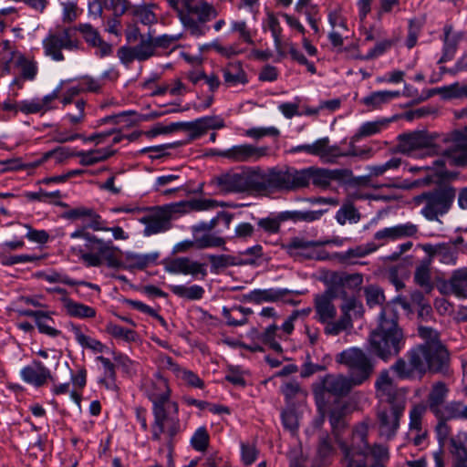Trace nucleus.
I'll use <instances>...</instances> for the list:
<instances>
[{
  "label": "nucleus",
  "instance_id": "obj_1",
  "mask_svg": "<svg viewBox=\"0 0 467 467\" xmlns=\"http://www.w3.org/2000/svg\"><path fill=\"white\" fill-rule=\"evenodd\" d=\"M399 140V150L404 154H410L416 150H425L427 154L437 156L432 162V169L440 176L445 175L446 165H467L466 136L432 142L423 132H412L400 135Z\"/></svg>",
  "mask_w": 467,
  "mask_h": 467
},
{
  "label": "nucleus",
  "instance_id": "obj_2",
  "mask_svg": "<svg viewBox=\"0 0 467 467\" xmlns=\"http://www.w3.org/2000/svg\"><path fill=\"white\" fill-rule=\"evenodd\" d=\"M76 31L79 32L85 42L92 47L101 39L99 31L88 23H80L72 27H59L57 31H50L43 39L44 54L52 60L60 62L65 59L62 50H80L82 44L75 37Z\"/></svg>",
  "mask_w": 467,
  "mask_h": 467
},
{
  "label": "nucleus",
  "instance_id": "obj_3",
  "mask_svg": "<svg viewBox=\"0 0 467 467\" xmlns=\"http://www.w3.org/2000/svg\"><path fill=\"white\" fill-rule=\"evenodd\" d=\"M397 320L393 306H385L379 316V327L369 336L370 350L383 360L397 356L403 348V335Z\"/></svg>",
  "mask_w": 467,
  "mask_h": 467
},
{
  "label": "nucleus",
  "instance_id": "obj_4",
  "mask_svg": "<svg viewBox=\"0 0 467 467\" xmlns=\"http://www.w3.org/2000/svg\"><path fill=\"white\" fill-rule=\"evenodd\" d=\"M368 435V424L359 423L353 431L352 448L346 444L342 445V451L345 454L346 467H365L364 459L370 454L377 461H383L388 458V450L383 445H374L370 447L366 441ZM372 467H384L381 463H375Z\"/></svg>",
  "mask_w": 467,
  "mask_h": 467
},
{
  "label": "nucleus",
  "instance_id": "obj_5",
  "mask_svg": "<svg viewBox=\"0 0 467 467\" xmlns=\"http://www.w3.org/2000/svg\"><path fill=\"white\" fill-rule=\"evenodd\" d=\"M330 282L331 285L323 294L315 296V317L321 324L336 317L337 308L332 301L336 297L345 296L346 294L341 286L349 282L359 285L362 282V276L360 275L333 273L330 276Z\"/></svg>",
  "mask_w": 467,
  "mask_h": 467
},
{
  "label": "nucleus",
  "instance_id": "obj_6",
  "mask_svg": "<svg viewBox=\"0 0 467 467\" xmlns=\"http://www.w3.org/2000/svg\"><path fill=\"white\" fill-rule=\"evenodd\" d=\"M456 197V190L443 186L419 194L412 199L415 206L421 207L420 214L429 221H438L451 208Z\"/></svg>",
  "mask_w": 467,
  "mask_h": 467
},
{
  "label": "nucleus",
  "instance_id": "obj_7",
  "mask_svg": "<svg viewBox=\"0 0 467 467\" xmlns=\"http://www.w3.org/2000/svg\"><path fill=\"white\" fill-rule=\"evenodd\" d=\"M335 360L348 368L349 377L358 386L368 380L374 371L373 361L358 348L343 350L336 356Z\"/></svg>",
  "mask_w": 467,
  "mask_h": 467
},
{
  "label": "nucleus",
  "instance_id": "obj_8",
  "mask_svg": "<svg viewBox=\"0 0 467 467\" xmlns=\"http://www.w3.org/2000/svg\"><path fill=\"white\" fill-rule=\"evenodd\" d=\"M407 358H410L420 379L428 370L441 371L448 364L449 353L439 347H434V351H431L426 347L418 346L408 352Z\"/></svg>",
  "mask_w": 467,
  "mask_h": 467
},
{
  "label": "nucleus",
  "instance_id": "obj_9",
  "mask_svg": "<svg viewBox=\"0 0 467 467\" xmlns=\"http://www.w3.org/2000/svg\"><path fill=\"white\" fill-rule=\"evenodd\" d=\"M153 413L155 419L151 430L152 438L156 441L163 438L169 444L179 431L178 405L168 403L164 408H155Z\"/></svg>",
  "mask_w": 467,
  "mask_h": 467
},
{
  "label": "nucleus",
  "instance_id": "obj_10",
  "mask_svg": "<svg viewBox=\"0 0 467 467\" xmlns=\"http://www.w3.org/2000/svg\"><path fill=\"white\" fill-rule=\"evenodd\" d=\"M375 389L377 397L390 406L406 405V391L395 386L388 370L379 372L375 381Z\"/></svg>",
  "mask_w": 467,
  "mask_h": 467
},
{
  "label": "nucleus",
  "instance_id": "obj_11",
  "mask_svg": "<svg viewBox=\"0 0 467 467\" xmlns=\"http://www.w3.org/2000/svg\"><path fill=\"white\" fill-rule=\"evenodd\" d=\"M269 148L256 147L252 144L234 145L224 150H212L211 154L226 158L234 162H254L267 156Z\"/></svg>",
  "mask_w": 467,
  "mask_h": 467
},
{
  "label": "nucleus",
  "instance_id": "obj_12",
  "mask_svg": "<svg viewBox=\"0 0 467 467\" xmlns=\"http://www.w3.org/2000/svg\"><path fill=\"white\" fill-rule=\"evenodd\" d=\"M290 151H305L319 157L320 160L326 163H335L341 154V150L338 146L329 145V139L327 137L319 139L312 144H304L294 147Z\"/></svg>",
  "mask_w": 467,
  "mask_h": 467
},
{
  "label": "nucleus",
  "instance_id": "obj_13",
  "mask_svg": "<svg viewBox=\"0 0 467 467\" xmlns=\"http://www.w3.org/2000/svg\"><path fill=\"white\" fill-rule=\"evenodd\" d=\"M406 405L391 406L389 410H380L378 413L379 433L391 439L400 426V419L403 415Z\"/></svg>",
  "mask_w": 467,
  "mask_h": 467
},
{
  "label": "nucleus",
  "instance_id": "obj_14",
  "mask_svg": "<svg viewBox=\"0 0 467 467\" xmlns=\"http://www.w3.org/2000/svg\"><path fill=\"white\" fill-rule=\"evenodd\" d=\"M144 389L148 398L153 403V410L157 407L164 408L168 403H174L170 400V389L166 379L160 375L147 381Z\"/></svg>",
  "mask_w": 467,
  "mask_h": 467
},
{
  "label": "nucleus",
  "instance_id": "obj_15",
  "mask_svg": "<svg viewBox=\"0 0 467 467\" xmlns=\"http://www.w3.org/2000/svg\"><path fill=\"white\" fill-rule=\"evenodd\" d=\"M322 385L326 391L337 397L348 395L353 387L358 386L354 384L350 377L343 374L327 375L322 380Z\"/></svg>",
  "mask_w": 467,
  "mask_h": 467
},
{
  "label": "nucleus",
  "instance_id": "obj_16",
  "mask_svg": "<svg viewBox=\"0 0 467 467\" xmlns=\"http://www.w3.org/2000/svg\"><path fill=\"white\" fill-rule=\"evenodd\" d=\"M166 270L171 274L191 275L193 276L200 274L204 277L207 275L205 265L192 261L188 257H179L171 260L166 265Z\"/></svg>",
  "mask_w": 467,
  "mask_h": 467
},
{
  "label": "nucleus",
  "instance_id": "obj_17",
  "mask_svg": "<svg viewBox=\"0 0 467 467\" xmlns=\"http://www.w3.org/2000/svg\"><path fill=\"white\" fill-rule=\"evenodd\" d=\"M169 5L173 8L178 16L183 25L184 28L193 36H202L206 34L209 30V27L205 25H202L200 21L194 18L191 13H188L183 10V8H180L179 0H166Z\"/></svg>",
  "mask_w": 467,
  "mask_h": 467
},
{
  "label": "nucleus",
  "instance_id": "obj_18",
  "mask_svg": "<svg viewBox=\"0 0 467 467\" xmlns=\"http://www.w3.org/2000/svg\"><path fill=\"white\" fill-rule=\"evenodd\" d=\"M141 223H144L145 235L156 234L170 229V216L167 212L157 210L142 217Z\"/></svg>",
  "mask_w": 467,
  "mask_h": 467
},
{
  "label": "nucleus",
  "instance_id": "obj_19",
  "mask_svg": "<svg viewBox=\"0 0 467 467\" xmlns=\"http://www.w3.org/2000/svg\"><path fill=\"white\" fill-rule=\"evenodd\" d=\"M213 182L225 192H245L244 171L241 172L229 171L223 173L215 177Z\"/></svg>",
  "mask_w": 467,
  "mask_h": 467
},
{
  "label": "nucleus",
  "instance_id": "obj_20",
  "mask_svg": "<svg viewBox=\"0 0 467 467\" xmlns=\"http://www.w3.org/2000/svg\"><path fill=\"white\" fill-rule=\"evenodd\" d=\"M418 233V227L412 223L398 224L392 227H387L378 231L374 238L376 240H396L404 237H412Z\"/></svg>",
  "mask_w": 467,
  "mask_h": 467
},
{
  "label": "nucleus",
  "instance_id": "obj_21",
  "mask_svg": "<svg viewBox=\"0 0 467 467\" xmlns=\"http://www.w3.org/2000/svg\"><path fill=\"white\" fill-rule=\"evenodd\" d=\"M21 376L27 383L40 387L51 378V373L41 362L34 361L21 370Z\"/></svg>",
  "mask_w": 467,
  "mask_h": 467
},
{
  "label": "nucleus",
  "instance_id": "obj_22",
  "mask_svg": "<svg viewBox=\"0 0 467 467\" xmlns=\"http://www.w3.org/2000/svg\"><path fill=\"white\" fill-rule=\"evenodd\" d=\"M426 407L422 404H417L410 410V424L409 429L410 432L415 433L414 443L419 445L421 440L426 435V431L422 426V418L425 414Z\"/></svg>",
  "mask_w": 467,
  "mask_h": 467
},
{
  "label": "nucleus",
  "instance_id": "obj_23",
  "mask_svg": "<svg viewBox=\"0 0 467 467\" xmlns=\"http://www.w3.org/2000/svg\"><path fill=\"white\" fill-rule=\"evenodd\" d=\"M244 187L245 192H265L266 191V172L261 170H245Z\"/></svg>",
  "mask_w": 467,
  "mask_h": 467
},
{
  "label": "nucleus",
  "instance_id": "obj_24",
  "mask_svg": "<svg viewBox=\"0 0 467 467\" xmlns=\"http://www.w3.org/2000/svg\"><path fill=\"white\" fill-rule=\"evenodd\" d=\"M288 170L272 169L266 172V191H288Z\"/></svg>",
  "mask_w": 467,
  "mask_h": 467
},
{
  "label": "nucleus",
  "instance_id": "obj_25",
  "mask_svg": "<svg viewBox=\"0 0 467 467\" xmlns=\"http://www.w3.org/2000/svg\"><path fill=\"white\" fill-rule=\"evenodd\" d=\"M444 288L458 297H467V269L455 271Z\"/></svg>",
  "mask_w": 467,
  "mask_h": 467
},
{
  "label": "nucleus",
  "instance_id": "obj_26",
  "mask_svg": "<svg viewBox=\"0 0 467 467\" xmlns=\"http://www.w3.org/2000/svg\"><path fill=\"white\" fill-rule=\"evenodd\" d=\"M124 268L143 269L149 265L154 263L158 258V254H137L133 252H126L124 254Z\"/></svg>",
  "mask_w": 467,
  "mask_h": 467
},
{
  "label": "nucleus",
  "instance_id": "obj_27",
  "mask_svg": "<svg viewBox=\"0 0 467 467\" xmlns=\"http://www.w3.org/2000/svg\"><path fill=\"white\" fill-rule=\"evenodd\" d=\"M448 394V389L442 382H436L429 394L428 402L431 410L435 415H440L441 409Z\"/></svg>",
  "mask_w": 467,
  "mask_h": 467
},
{
  "label": "nucleus",
  "instance_id": "obj_28",
  "mask_svg": "<svg viewBox=\"0 0 467 467\" xmlns=\"http://www.w3.org/2000/svg\"><path fill=\"white\" fill-rule=\"evenodd\" d=\"M62 303L67 315L70 317L78 318H90L94 317L96 315L94 308L82 303L75 302L68 297H63Z\"/></svg>",
  "mask_w": 467,
  "mask_h": 467
},
{
  "label": "nucleus",
  "instance_id": "obj_29",
  "mask_svg": "<svg viewBox=\"0 0 467 467\" xmlns=\"http://www.w3.org/2000/svg\"><path fill=\"white\" fill-rule=\"evenodd\" d=\"M389 120L387 119H378L375 121H368L363 123L355 135L351 138V142L355 143L358 141L362 138L369 137L375 134L379 133L383 129H385Z\"/></svg>",
  "mask_w": 467,
  "mask_h": 467
},
{
  "label": "nucleus",
  "instance_id": "obj_30",
  "mask_svg": "<svg viewBox=\"0 0 467 467\" xmlns=\"http://www.w3.org/2000/svg\"><path fill=\"white\" fill-rule=\"evenodd\" d=\"M223 78L225 84L235 86L237 84H245L247 82L245 72L240 62L229 63L223 69Z\"/></svg>",
  "mask_w": 467,
  "mask_h": 467
},
{
  "label": "nucleus",
  "instance_id": "obj_31",
  "mask_svg": "<svg viewBox=\"0 0 467 467\" xmlns=\"http://www.w3.org/2000/svg\"><path fill=\"white\" fill-rule=\"evenodd\" d=\"M285 293L281 290L270 289H255L244 296V298L255 304L264 302H275L284 296Z\"/></svg>",
  "mask_w": 467,
  "mask_h": 467
},
{
  "label": "nucleus",
  "instance_id": "obj_32",
  "mask_svg": "<svg viewBox=\"0 0 467 467\" xmlns=\"http://www.w3.org/2000/svg\"><path fill=\"white\" fill-rule=\"evenodd\" d=\"M400 96V91H389V90H382L376 91L368 96L363 98L361 102L372 109H377L383 104L389 102L390 100L399 98Z\"/></svg>",
  "mask_w": 467,
  "mask_h": 467
},
{
  "label": "nucleus",
  "instance_id": "obj_33",
  "mask_svg": "<svg viewBox=\"0 0 467 467\" xmlns=\"http://www.w3.org/2000/svg\"><path fill=\"white\" fill-rule=\"evenodd\" d=\"M344 413L345 409L341 404H336L329 412V420L333 429V433L337 442L342 449V443L346 444L345 441L339 437L340 431L344 428Z\"/></svg>",
  "mask_w": 467,
  "mask_h": 467
},
{
  "label": "nucleus",
  "instance_id": "obj_34",
  "mask_svg": "<svg viewBox=\"0 0 467 467\" xmlns=\"http://www.w3.org/2000/svg\"><path fill=\"white\" fill-rule=\"evenodd\" d=\"M132 47L138 61L148 60L155 55L153 36L150 34L148 36H140V43Z\"/></svg>",
  "mask_w": 467,
  "mask_h": 467
},
{
  "label": "nucleus",
  "instance_id": "obj_35",
  "mask_svg": "<svg viewBox=\"0 0 467 467\" xmlns=\"http://www.w3.org/2000/svg\"><path fill=\"white\" fill-rule=\"evenodd\" d=\"M252 313L250 308L242 306H234L232 308L223 307V315L229 326H243L247 322V316Z\"/></svg>",
  "mask_w": 467,
  "mask_h": 467
},
{
  "label": "nucleus",
  "instance_id": "obj_36",
  "mask_svg": "<svg viewBox=\"0 0 467 467\" xmlns=\"http://www.w3.org/2000/svg\"><path fill=\"white\" fill-rule=\"evenodd\" d=\"M288 191H295L309 185V168L296 170L288 167Z\"/></svg>",
  "mask_w": 467,
  "mask_h": 467
},
{
  "label": "nucleus",
  "instance_id": "obj_37",
  "mask_svg": "<svg viewBox=\"0 0 467 467\" xmlns=\"http://www.w3.org/2000/svg\"><path fill=\"white\" fill-rule=\"evenodd\" d=\"M324 333L327 336H337L341 332L352 327V319L350 315H342L337 320L330 319L325 322Z\"/></svg>",
  "mask_w": 467,
  "mask_h": 467
},
{
  "label": "nucleus",
  "instance_id": "obj_38",
  "mask_svg": "<svg viewBox=\"0 0 467 467\" xmlns=\"http://www.w3.org/2000/svg\"><path fill=\"white\" fill-rule=\"evenodd\" d=\"M322 214V211H293L281 213L276 217L280 223L286 220L313 222L318 220Z\"/></svg>",
  "mask_w": 467,
  "mask_h": 467
},
{
  "label": "nucleus",
  "instance_id": "obj_39",
  "mask_svg": "<svg viewBox=\"0 0 467 467\" xmlns=\"http://www.w3.org/2000/svg\"><path fill=\"white\" fill-rule=\"evenodd\" d=\"M187 12L191 13L192 16L196 15V19L202 25H205L206 22L215 18L218 16V11L215 9V7L207 2H202L198 5H194Z\"/></svg>",
  "mask_w": 467,
  "mask_h": 467
},
{
  "label": "nucleus",
  "instance_id": "obj_40",
  "mask_svg": "<svg viewBox=\"0 0 467 467\" xmlns=\"http://www.w3.org/2000/svg\"><path fill=\"white\" fill-rule=\"evenodd\" d=\"M16 67L20 70V75L24 79L33 80L37 73L36 62L19 54L15 61Z\"/></svg>",
  "mask_w": 467,
  "mask_h": 467
},
{
  "label": "nucleus",
  "instance_id": "obj_41",
  "mask_svg": "<svg viewBox=\"0 0 467 467\" xmlns=\"http://www.w3.org/2000/svg\"><path fill=\"white\" fill-rule=\"evenodd\" d=\"M171 290L177 296L188 300H199L204 294V289L198 285H192L191 286L175 285L171 286Z\"/></svg>",
  "mask_w": 467,
  "mask_h": 467
},
{
  "label": "nucleus",
  "instance_id": "obj_42",
  "mask_svg": "<svg viewBox=\"0 0 467 467\" xmlns=\"http://www.w3.org/2000/svg\"><path fill=\"white\" fill-rule=\"evenodd\" d=\"M167 364L170 368L174 371L179 379L185 381L190 386L200 388L203 387L202 380L192 371L179 368L178 365L172 362L171 358H167Z\"/></svg>",
  "mask_w": 467,
  "mask_h": 467
},
{
  "label": "nucleus",
  "instance_id": "obj_43",
  "mask_svg": "<svg viewBox=\"0 0 467 467\" xmlns=\"http://www.w3.org/2000/svg\"><path fill=\"white\" fill-rule=\"evenodd\" d=\"M337 223L344 225L347 222L357 223L360 220V213L350 202H346L336 214Z\"/></svg>",
  "mask_w": 467,
  "mask_h": 467
},
{
  "label": "nucleus",
  "instance_id": "obj_44",
  "mask_svg": "<svg viewBox=\"0 0 467 467\" xmlns=\"http://www.w3.org/2000/svg\"><path fill=\"white\" fill-rule=\"evenodd\" d=\"M430 258L423 260L416 267L414 280L422 288L430 291L432 287L431 282Z\"/></svg>",
  "mask_w": 467,
  "mask_h": 467
},
{
  "label": "nucleus",
  "instance_id": "obj_45",
  "mask_svg": "<svg viewBox=\"0 0 467 467\" xmlns=\"http://www.w3.org/2000/svg\"><path fill=\"white\" fill-rule=\"evenodd\" d=\"M420 337L425 341L422 347L428 348L431 351H434V347H439L441 349H446L439 340V334L436 330L426 326H419L418 328Z\"/></svg>",
  "mask_w": 467,
  "mask_h": 467
},
{
  "label": "nucleus",
  "instance_id": "obj_46",
  "mask_svg": "<svg viewBox=\"0 0 467 467\" xmlns=\"http://www.w3.org/2000/svg\"><path fill=\"white\" fill-rule=\"evenodd\" d=\"M378 249V245L374 243H368L366 244L358 245L354 248H350L345 253L338 255L342 262H347L352 258L364 257Z\"/></svg>",
  "mask_w": 467,
  "mask_h": 467
},
{
  "label": "nucleus",
  "instance_id": "obj_47",
  "mask_svg": "<svg viewBox=\"0 0 467 467\" xmlns=\"http://www.w3.org/2000/svg\"><path fill=\"white\" fill-rule=\"evenodd\" d=\"M391 369L400 379H419L418 371L412 366L410 358H408V360L399 358L391 366Z\"/></svg>",
  "mask_w": 467,
  "mask_h": 467
},
{
  "label": "nucleus",
  "instance_id": "obj_48",
  "mask_svg": "<svg viewBox=\"0 0 467 467\" xmlns=\"http://www.w3.org/2000/svg\"><path fill=\"white\" fill-rule=\"evenodd\" d=\"M316 245V243L306 241L299 237H295L289 241L288 244H285V249L287 253L293 256L296 255H304L309 257L310 255L306 253V251Z\"/></svg>",
  "mask_w": 467,
  "mask_h": 467
},
{
  "label": "nucleus",
  "instance_id": "obj_49",
  "mask_svg": "<svg viewBox=\"0 0 467 467\" xmlns=\"http://www.w3.org/2000/svg\"><path fill=\"white\" fill-rule=\"evenodd\" d=\"M155 5H141L133 7V15L143 25L150 26L157 22V16L153 12Z\"/></svg>",
  "mask_w": 467,
  "mask_h": 467
},
{
  "label": "nucleus",
  "instance_id": "obj_50",
  "mask_svg": "<svg viewBox=\"0 0 467 467\" xmlns=\"http://www.w3.org/2000/svg\"><path fill=\"white\" fill-rule=\"evenodd\" d=\"M84 240L85 247L89 252L97 251L99 254H106L111 249V242H105L89 233L85 235Z\"/></svg>",
  "mask_w": 467,
  "mask_h": 467
},
{
  "label": "nucleus",
  "instance_id": "obj_51",
  "mask_svg": "<svg viewBox=\"0 0 467 467\" xmlns=\"http://www.w3.org/2000/svg\"><path fill=\"white\" fill-rule=\"evenodd\" d=\"M464 404L460 401H451L441 409L440 415H436L441 420H448L451 419H462Z\"/></svg>",
  "mask_w": 467,
  "mask_h": 467
},
{
  "label": "nucleus",
  "instance_id": "obj_52",
  "mask_svg": "<svg viewBox=\"0 0 467 467\" xmlns=\"http://www.w3.org/2000/svg\"><path fill=\"white\" fill-rule=\"evenodd\" d=\"M320 188H327L330 184V177L327 169L309 167V182Z\"/></svg>",
  "mask_w": 467,
  "mask_h": 467
},
{
  "label": "nucleus",
  "instance_id": "obj_53",
  "mask_svg": "<svg viewBox=\"0 0 467 467\" xmlns=\"http://www.w3.org/2000/svg\"><path fill=\"white\" fill-rule=\"evenodd\" d=\"M367 305L369 307L380 306L385 300L383 290L377 285H370L364 288Z\"/></svg>",
  "mask_w": 467,
  "mask_h": 467
},
{
  "label": "nucleus",
  "instance_id": "obj_54",
  "mask_svg": "<svg viewBox=\"0 0 467 467\" xmlns=\"http://www.w3.org/2000/svg\"><path fill=\"white\" fill-rule=\"evenodd\" d=\"M106 331L116 338L122 339L127 342L136 340V332L131 329L124 328L117 324L109 323Z\"/></svg>",
  "mask_w": 467,
  "mask_h": 467
},
{
  "label": "nucleus",
  "instance_id": "obj_55",
  "mask_svg": "<svg viewBox=\"0 0 467 467\" xmlns=\"http://www.w3.org/2000/svg\"><path fill=\"white\" fill-rule=\"evenodd\" d=\"M282 421L286 430L295 432L299 425V415L296 409L293 407L285 409L282 412Z\"/></svg>",
  "mask_w": 467,
  "mask_h": 467
},
{
  "label": "nucleus",
  "instance_id": "obj_56",
  "mask_svg": "<svg viewBox=\"0 0 467 467\" xmlns=\"http://www.w3.org/2000/svg\"><path fill=\"white\" fill-rule=\"evenodd\" d=\"M181 130L190 132V140H195L206 132L200 119L191 122H179V130Z\"/></svg>",
  "mask_w": 467,
  "mask_h": 467
},
{
  "label": "nucleus",
  "instance_id": "obj_57",
  "mask_svg": "<svg viewBox=\"0 0 467 467\" xmlns=\"http://www.w3.org/2000/svg\"><path fill=\"white\" fill-rule=\"evenodd\" d=\"M76 340L85 348H88L97 352H101L103 349V345L97 339L91 338L86 335H84L79 328H74Z\"/></svg>",
  "mask_w": 467,
  "mask_h": 467
},
{
  "label": "nucleus",
  "instance_id": "obj_58",
  "mask_svg": "<svg viewBox=\"0 0 467 467\" xmlns=\"http://www.w3.org/2000/svg\"><path fill=\"white\" fill-rule=\"evenodd\" d=\"M208 259L212 265V270L214 272L221 268L237 265L235 258L227 254L209 255Z\"/></svg>",
  "mask_w": 467,
  "mask_h": 467
},
{
  "label": "nucleus",
  "instance_id": "obj_59",
  "mask_svg": "<svg viewBox=\"0 0 467 467\" xmlns=\"http://www.w3.org/2000/svg\"><path fill=\"white\" fill-rule=\"evenodd\" d=\"M103 4L104 7L111 10L115 16H121L131 7L128 0H103Z\"/></svg>",
  "mask_w": 467,
  "mask_h": 467
},
{
  "label": "nucleus",
  "instance_id": "obj_60",
  "mask_svg": "<svg viewBox=\"0 0 467 467\" xmlns=\"http://www.w3.org/2000/svg\"><path fill=\"white\" fill-rule=\"evenodd\" d=\"M401 163L400 159L399 158H392L389 161H388L386 163L380 164V165H373L368 167L369 175L370 176H381L383 175L387 171L398 169Z\"/></svg>",
  "mask_w": 467,
  "mask_h": 467
},
{
  "label": "nucleus",
  "instance_id": "obj_61",
  "mask_svg": "<svg viewBox=\"0 0 467 467\" xmlns=\"http://www.w3.org/2000/svg\"><path fill=\"white\" fill-rule=\"evenodd\" d=\"M62 21L65 24L73 23L79 16L77 4L74 2L67 1L62 2Z\"/></svg>",
  "mask_w": 467,
  "mask_h": 467
},
{
  "label": "nucleus",
  "instance_id": "obj_62",
  "mask_svg": "<svg viewBox=\"0 0 467 467\" xmlns=\"http://www.w3.org/2000/svg\"><path fill=\"white\" fill-rule=\"evenodd\" d=\"M191 442L195 450L200 451H204L209 442V434L205 428H199L192 437Z\"/></svg>",
  "mask_w": 467,
  "mask_h": 467
},
{
  "label": "nucleus",
  "instance_id": "obj_63",
  "mask_svg": "<svg viewBox=\"0 0 467 467\" xmlns=\"http://www.w3.org/2000/svg\"><path fill=\"white\" fill-rule=\"evenodd\" d=\"M186 205L192 211H205L218 207L220 204L212 199H193L189 201Z\"/></svg>",
  "mask_w": 467,
  "mask_h": 467
},
{
  "label": "nucleus",
  "instance_id": "obj_64",
  "mask_svg": "<svg viewBox=\"0 0 467 467\" xmlns=\"http://www.w3.org/2000/svg\"><path fill=\"white\" fill-rule=\"evenodd\" d=\"M225 244L223 238L213 234H205L196 239V248L203 249L207 247H219Z\"/></svg>",
  "mask_w": 467,
  "mask_h": 467
}]
</instances>
